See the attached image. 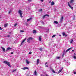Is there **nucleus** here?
I'll list each match as a JSON object with an SVG mask.
<instances>
[{
	"mask_svg": "<svg viewBox=\"0 0 76 76\" xmlns=\"http://www.w3.org/2000/svg\"><path fill=\"white\" fill-rule=\"evenodd\" d=\"M3 63L5 64H7L9 67H11V66L10 65V63L9 62H7V61H4L3 62Z\"/></svg>",
	"mask_w": 76,
	"mask_h": 76,
	"instance_id": "f257e3e1",
	"label": "nucleus"
},
{
	"mask_svg": "<svg viewBox=\"0 0 76 76\" xmlns=\"http://www.w3.org/2000/svg\"><path fill=\"white\" fill-rule=\"evenodd\" d=\"M32 39H33V38H32V37H29L28 39H27V42H30V40H32Z\"/></svg>",
	"mask_w": 76,
	"mask_h": 76,
	"instance_id": "f03ea898",
	"label": "nucleus"
},
{
	"mask_svg": "<svg viewBox=\"0 0 76 76\" xmlns=\"http://www.w3.org/2000/svg\"><path fill=\"white\" fill-rule=\"evenodd\" d=\"M18 13L20 15L21 18H22V17H23V16L22 15V11L19 10L18 11Z\"/></svg>",
	"mask_w": 76,
	"mask_h": 76,
	"instance_id": "7ed1b4c3",
	"label": "nucleus"
},
{
	"mask_svg": "<svg viewBox=\"0 0 76 76\" xmlns=\"http://www.w3.org/2000/svg\"><path fill=\"white\" fill-rule=\"evenodd\" d=\"M68 4L69 7L71 9H72V10H73V7H72L71 6H70V4L69 3V2H68Z\"/></svg>",
	"mask_w": 76,
	"mask_h": 76,
	"instance_id": "20e7f679",
	"label": "nucleus"
},
{
	"mask_svg": "<svg viewBox=\"0 0 76 76\" xmlns=\"http://www.w3.org/2000/svg\"><path fill=\"white\" fill-rule=\"evenodd\" d=\"M63 17H62L60 19V23H62L63 22Z\"/></svg>",
	"mask_w": 76,
	"mask_h": 76,
	"instance_id": "39448f33",
	"label": "nucleus"
},
{
	"mask_svg": "<svg viewBox=\"0 0 76 76\" xmlns=\"http://www.w3.org/2000/svg\"><path fill=\"white\" fill-rule=\"evenodd\" d=\"M22 69L23 70H26V69L29 70V68H28L27 67H25L22 68Z\"/></svg>",
	"mask_w": 76,
	"mask_h": 76,
	"instance_id": "423d86ee",
	"label": "nucleus"
},
{
	"mask_svg": "<svg viewBox=\"0 0 76 76\" xmlns=\"http://www.w3.org/2000/svg\"><path fill=\"white\" fill-rule=\"evenodd\" d=\"M26 38H25L24 39L23 41H22V42H21V45H22V44H23L24 42H25V40H26Z\"/></svg>",
	"mask_w": 76,
	"mask_h": 76,
	"instance_id": "0eeeda50",
	"label": "nucleus"
},
{
	"mask_svg": "<svg viewBox=\"0 0 76 76\" xmlns=\"http://www.w3.org/2000/svg\"><path fill=\"white\" fill-rule=\"evenodd\" d=\"M12 50V48H11L8 47L7 48L6 51H7L8 50Z\"/></svg>",
	"mask_w": 76,
	"mask_h": 76,
	"instance_id": "6e6552de",
	"label": "nucleus"
},
{
	"mask_svg": "<svg viewBox=\"0 0 76 76\" xmlns=\"http://www.w3.org/2000/svg\"><path fill=\"white\" fill-rule=\"evenodd\" d=\"M45 16H48V17H49V15H46L43 16V19H44L45 18Z\"/></svg>",
	"mask_w": 76,
	"mask_h": 76,
	"instance_id": "1a4fd4ad",
	"label": "nucleus"
},
{
	"mask_svg": "<svg viewBox=\"0 0 76 76\" xmlns=\"http://www.w3.org/2000/svg\"><path fill=\"white\" fill-rule=\"evenodd\" d=\"M71 49H72V48H69L67 50H66V53H67V52L68 51H69V50H71Z\"/></svg>",
	"mask_w": 76,
	"mask_h": 76,
	"instance_id": "9d476101",
	"label": "nucleus"
},
{
	"mask_svg": "<svg viewBox=\"0 0 76 76\" xmlns=\"http://www.w3.org/2000/svg\"><path fill=\"white\" fill-rule=\"evenodd\" d=\"M50 69H51V71L53 72V73H55V71H54V70H53V69L50 68Z\"/></svg>",
	"mask_w": 76,
	"mask_h": 76,
	"instance_id": "9b49d317",
	"label": "nucleus"
},
{
	"mask_svg": "<svg viewBox=\"0 0 76 76\" xmlns=\"http://www.w3.org/2000/svg\"><path fill=\"white\" fill-rule=\"evenodd\" d=\"M63 68H62L61 69L59 70V71L58 72V73H60V72H61V71H62V70H63Z\"/></svg>",
	"mask_w": 76,
	"mask_h": 76,
	"instance_id": "f8f14e48",
	"label": "nucleus"
},
{
	"mask_svg": "<svg viewBox=\"0 0 76 76\" xmlns=\"http://www.w3.org/2000/svg\"><path fill=\"white\" fill-rule=\"evenodd\" d=\"M1 48L2 49L3 51H4V52H5V48L3 47H1Z\"/></svg>",
	"mask_w": 76,
	"mask_h": 76,
	"instance_id": "ddd939ff",
	"label": "nucleus"
},
{
	"mask_svg": "<svg viewBox=\"0 0 76 76\" xmlns=\"http://www.w3.org/2000/svg\"><path fill=\"white\" fill-rule=\"evenodd\" d=\"M54 5V1H52L51 3V6H53V5Z\"/></svg>",
	"mask_w": 76,
	"mask_h": 76,
	"instance_id": "4468645a",
	"label": "nucleus"
},
{
	"mask_svg": "<svg viewBox=\"0 0 76 76\" xmlns=\"http://www.w3.org/2000/svg\"><path fill=\"white\" fill-rule=\"evenodd\" d=\"M39 59H37V65H38V63H39Z\"/></svg>",
	"mask_w": 76,
	"mask_h": 76,
	"instance_id": "2eb2a0df",
	"label": "nucleus"
},
{
	"mask_svg": "<svg viewBox=\"0 0 76 76\" xmlns=\"http://www.w3.org/2000/svg\"><path fill=\"white\" fill-rule=\"evenodd\" d=\"M8 24L7 23H5L4 25V27H6L7 26Z\"/></svg>",
	"mask_w": 76,
	"mask_h": 76,
	"instance_id": "dca6fc26",
	"label": "nucleus"
},
{
	"mask_svg": "<svg viewBox=\"0 0 76 76\" xmlns=\"http://www.w3.org/2000/svg\"><path fill=\"white\" fill-rule=\"evenodd\" d=\"M32 19V18H30L29 19H27V22L30 21V20H31V19Z\"/></svg>",
	"mask_w": 76,
	"mask_h": 76,
	"instance_id": "f3484780",
	"label": "nucleus"
},
{
	"mask_svg": "<svg viewBox=\"0 0 76 76\" xmlns=\"http://www.w3.org/2000/svg\"><path fill=\"white\" fill-rule=\"evenodd\" d=\"M74 1V0H71L70 3V4H72V3H73V2Z\"/></svg>",
	"mask_w": 76,
	"mask_h": 76,
	"instance_id": "a211bd4d",
	"label": "nucleus"
},
{
	"mask_svg": "<svg viewBox=\"0 0 76 76\" xmlns=\"http://www.w3.org/2000/svg\"><path fill=\"white\" fill-rule=\"evenodd\" d=\"M53 23H55V24H58V22L57 21H54L53 22Z\"/></svg>",
	"mask_w": 76,
	"mask_h": 76,
	"instance_id": "6ab92c4d",
	"label": "nucleus"
},
{
	"mask_svg": "<svg viewBox=\"0 0 76 76\" xmlns=\"http://www.w3.org/2000/svg\"><path fill=\"white\" fill-rule=\"evenodd\" d=\"M73 40L72 39H71V40L70 43L71 44H72V43H73Z\"/></svg>",
	"mask_w": 76,
	"mask_h": 76,
	"instance_id": "aec40b11",
	"label": "nucleus"
},
{
	"mask_svg": "<svg viewBox=\"0 0 76 76\" xmlns=\"http://www.w3.org/2000/svg\"><path fill=\"white\" fill-rule=\"evenodd\" d=\"M26 63L27 64H29V61H28V60H26Z\"/></svg>",
	"mask_w": 76,
	"mask_h": 76,
	"instance_id": "412c9836",
	"label": "nucleus"
},
{
	"mask_svg": "<svg viewBox=\"0 0 76 76\" xmlns=\"http://www.w3.org/2000/svg\"><path fill=\"white\" fill-rule=\"evenodd\" d=\"M33 34H36V33H37V31L35 30H34L33 31Z\"/></svg>",
	"mask_w": 76,
	"mask_h": 76,
	"instance_id": "4be33fe9",
	"label": "nucleus"
},
{
	"mask_svg": "<svg viewBox=\"0 0 76 76\" xmlns=\"http://www.w3.org/2000/svg\"><path fill=\"white\" fill-rule=\"evenodd\" d=\"M39 39L40 41H41V36H40L39 37Z\"/></svg>",
	"mask_w": 76,
	"mask_h": 76,
	"instance_id": "5701e85b",
	"label": "nucleus"
},
{
	"mask_svg": "<svg viewBox=\"0 0 76 76\" xmlns=\"http://www.w3.org/2000/svg\"><path fill=\"white\" fill-rule=\"evenodd\" d=\"M39 50L40 51H42V48H39Z\"/></svg>",
	"mask_w": 76,
	"mask_h": 76,
	"instance_id": "b1692460",
	"label": "nucleus"
},
{
	"mask_svg": "<svg viewBox=\"0 0 76 76\" xmlns=\"http://www.w3.org/2000/svg\"><path fill=\"white\" fill-rule=\"evenodd\" d=\"M74 74H76V69L74 70Z\"/></svg>",
	"mask_w": 76,
	"mask_h": 76,
	"instance_id": "393cba45",
	"label": "nucleus"
},
{
	"mask_svg": "<svg viewBox=\"0 0 76 76\" xmlns=\"http://www.w3.org/2000/svg\"><path fill=\"white\" fill-rule=\"evenodd\" d=\"M37 74V71H34V75L35 76H36Z\"/></svg>",
	"mask_w": 76,
	"mask_h": 76,
	"instance_id": "a878e982",
	"label": "nucleus"
},
{
	"mask_svg": "<svg viewBox=\"0 0 76 76\" xmlns=\"http://www.w3.org/2000/svg\"><path fill=\"white\" fill-rule=\"evenodd\" d=\"M73 58L75 59H76V57L75 56H73Z\"/></svg>",
	"mask_w": 76,
	"mask_h": 76,
	"instance_id": "bb28decb",
	"label": "nucleus"
},
{
	"mask_svg": "<svg viewBox=\"0 0 76 76\" xmlns=\"http://www.w3.org/2000/svg\"><path fill=\"white\" fill-rule=\"evenodd\" d=\"M48 31H49V29H48L46 30V32H48Z\"/></svg>",
	"mask_w": 76,
	"mask_h": 76,
	"instance_id": "cd10ccee",
	"label": "nucleus"
},
{
	"mask_svg": "<svg viewBox=\"0 0 76 76\" xmlns=\"http://www.w3.org/2000/svg\"><path fill=\"white\" fill-rule=\"evenodd\" d=\"M60 58V57H56V59H59Z\"/></svg>",
	"mask_w": 76,
	"mask_h": 76,
	"instance_id": "c85d7f7f",
	"label": "nucleus"
},
{
	"mask_svg": "<svg viewBox=\"0 0 76 76\" xmlns=\"http://www.w3.org/2000/svg\"><path fill=\"white\" fill-rule=\"evenodd\" d=\"M20 32H24V31H23V30H21L20 31Z\"/></svg>",
	"mask_w": 76,
	"mask_h": 76,
	"instance_id": "c756f323",
	"label": "nucleus"
},
{
	"mask_svg": "<svg viewBox=\"0 0 76 76\" xmlns=\"http://www.w3.org/2000/svg\"><path fill=\"white\" fill-rule=\"evenodd\" d=\"M56 37V35H54L53 36H52V38H54V37Z\"/></svg>",
	"mask_w": 76,
	"mask_h": 76,
	"instance_id": "7c9ffc66",
	"label": "nucleus"
},
{
	"mask_svg": "<svg viewBox=\"0 0 76 76\" xmlns=\"http://www.w3.org/2000/svg\"><path fill=\"white\" fill-rule=\"evenodd\" d=\"M16 71V69H15L14 70H13L12 72H15Z\"/></svg>",
	"mask_w": 76,
	"mask_h": 76,
	"instance_id": "2f4dec72",
	"label": "nucleus"
},
{
	"mask_svg": "<svg viewBox=\"0 0 76 76\" xmlns=\"http://www.w3.org/2000/svg\"><path fill=\"white\" fill-rule=\"evenodd\" d=\"M65 35V33H63V36H64V35Z\"/></svg>",
	"mask_w": 76,
	"mask_h": 76,
	"instance_id": "473e14b6",
	"label": "nucleus"
},
{
	"mask_svg": "<svg viewBox=\"0 0 76 76\" xmlns=\"http://www.w3.org/2000/svg\"><path fill=\"white\" fill-rule=\"evenodd\" d=\"M66 50H64V53H66Z\"/></svg>",
	"mask_w": 76,
	"mask_h": 76,
	"instance_id": "72a5a7b5",
	"label": "nucleus"
},
{
	"mask_svg": "<svg viewBox=\"0 0 76 76\" xmlns=\"http://www.w3.org/2000/svg\"><path fill=\"white\" fill-rule=\"evenodd\" d=\"M45 67H48V65H45Z\"/></svg>",
	"mask_w": 76,
	"mask_h": 76,
	"instance_id": "f704fd0d",
	"label": "nucleus"
},
{
	"mask_svg": "<svg viewBox=\"0 0 76 76\" xmlns=\"http://www.w3.org/2000/svg\"><path fill=\"white\" fill-rule=\"evenodd\" d=\"M65 53H63V54L62 55V57H64V54Z\"/></svg>",
	"mask_w": 76,
	"mask_h": 76,
	"instance_id": "c9c22d12",
	"label": "nucleus"
},
{
	"mask_svg": "<svg viewBox=\"0 0 76 76\" xmlns=\"http://www.w3.org/2000/svg\"><path fill=\"white\" fill-rule=\"evenodd\" d=\"M42 10V9H40V10H39V12H41Z\"/></svg>",
	"mask_w": 76,
	"mask_h": 76,
	"instance_id": "e433bc0d",
	"label": "nucleus"
},
{
	"mask_svg": "<svg viewBox=\"0 0 76 76\" xmlns=\"http://www.w3.org/2000/svg\"><path fill=\"white\" fill-rule=\"evenodd\" d=\"M29 54H32V52H30L29 53Z\"/></svg>",
	"mask_w": 76,
	"mask_h": 76,
	"instance_id": "4c0bfd02",
	"label": "nucleus"
},
{
	"mask_svg": "<svg viewBox=\"0 0 76 76\" xmlns=\"http://www.w3.org/2000/svg\"><path fill=\"white\" fill-rule=\"evenodd\" d=\"M16 25H17V23H15L14 25L15 26H16Z\"/></svg>",
	"mask_w": 76,
	"mask_h": 76,
	"instance_id": "58836bf2",
	"label": "nucleus"
},
{
	"mask_svg": "<svg viewBox=\"0 0 76 76\" xmlns=\"http://www.w3.org/2000/svg\"><path fill=\"white\" fill-rule=\"evenodd\" d=\"M11 12H12V11H11V10H10L9 12V14H10V13Z\"/></svg>",
	"mask_w": 76,
	"mask_h": 76,
	"instance_id": "ea45409f",
	"label": "nucleus"
},
{
	"mask_svg": "<svg viewBox=\"0 0 76 76\" xmlns=\"http://www.w3.org/2000/svg\"><path fill=\"white\" fill-rule=\"evenodd\" d=\"M48 64V63L47 62H46L45 63V65H46V64Z\"/></svg>",
	"mask_w": 76,
	"mask_h": 76,
	"instance_id": "a19ab883",
	"label": "nucleus"
},
{
	"mask_svg": "<svg viewBox=\"0 0 76 76\" xmlns=\"http://www.w3.org/2000/svg\"><path fill=\"white\" fill-rule=\"evenodd\" d=\"M7 37H10V35H8L7 36Z\"/></svg>",
	"mask_w": 76,
	"mask_h": 76,
	"instance_id": "79ce46f5",
	"label": "nucleus"
},
{
	"mask_svg": "<svg viewBox=\"0 0 76 76\" xmlns=\"http://www.w3.org/2000/svg\"><path fill=\"white\" fill-rule=\"evenodd\" d=\"M0 30H2V28H1L0 27Z\"/></svg>",
	"mask_w": 76,
	"mask_h": 76,
	"instance_id": "37998d69",
	"label": "nucleus"
},
{
	"mask_svg": "<svg viewBox=\"0 0 76 76\" xmlns=\"http://www.w3.org/2000/svg\"><path fill=\"white\" fill-rule=\"evenodd\" d=\"M32 0H28V1H31Z\"/></svg>",
	"mask_w": 76,
	"mask_h": 76,
	"instance_id": "c03bdc74",
	"label": "nucleus"
},
{
	"mask_svg": "<svg viewBox=\"0 0 76 76\" xmlns=\"http://www.w3.org/2000/svg\"><path fill=\"white\" fill-rule=\"evenodd\" d=\"M11 54H13V53L12 52L11 53Z\"/></svg>",
	"mask_w": 76,
	"mask_h": 76,
	"instance_id": "a18cd8bd",
	"label": "nucleus"
},
{
	"mask_svg": "<svg viewBox=\"0 0 76 76\" xmlns=\"http://www.w3.org/2000/svg\"><path fill=\"white\" fill-rule=\"evenodd\" d=\"M46 76H48V75L46 74Z\"/></svg>",
	"mask_w": 76,
	"mask_h": 76,
	"instance_id": "49530a36",
	"label": "nucleus"
},
{
	"mask_svg": "<svg viewBox=\"0 0 76 76\" xmlns=\"http://www.w3.org/2000/svg\"><path fill=\"white\" fill-rule=\"evenodd\" d=\"M65 37H67V35L66 34H65Z\"/></svg>",
	"mask_w": 76,
	"mask_h": 76,
	"instance_id": "de8ad7c7",
	"label": "nucleus"
},
{
	"mask_svg": "<svg viewBox=\"0 0 76 76\" xmlns=\"http://www.w3.org/2000/svg\"><path fill=\"white\" fill-rule=\"evenodd\" d=\"M74 55H76V53H74Z\"/></svg>",
	"mask_w": 76,
	"mask_h": 76,
	"instance_id": "09e8293b",
	"label": "nucleus"
},
{
	"mask_svg": "<svg viewBox=\"0 0 76 76\" xmlns=\"http://www.w3.org/2000/svg\"><path fill=\"white\" fill-rule=\"evenodd\" d=\"M41 1H44V0H41Z\"/></svg>",
	"mask_w": 76,
	"mask_h": 76,
	"instance_id": "8fccbe9b",
	"label": "nucleus"
},
{
	"mask_svg": "<svg viewBox=\"0 0 76 76\" xmlns=\"http://www.w3.org/2000/svg\"><path fill=\"white\" fill-rule=\"evenodd\" d=\"M42 23H43V24H44V22H42Z\"/></svg>",
	"mask_w": 76,
	"mask_h": 76,
	"instance_id": "3c124183",
	"label": "nucleus"
},
{
	"mask_svg": "<svg viewBox=\"0 0 76 76\" xmlns=\"http://www.w3.org/2000/svg\"><path fill=\"white\" fill-rule=\"evenodd\" d=\"M72 52L74 51V50H72Z\"/></svg>",
	"mask_w": 76,
	"mask_h": 76,
	"instance_id": "603ef678",
	"label": "nucleus"
},
{
	"mask_svg": "<svg viewBox=\"0 0 76 76\" xmlns=\"http://www.w3.org/2000/svg\"><path fill=\"white\" fill-rule=\"evenodd\" d=\"M73 20H75V18H74L73 19Z\"/></svg>",
	"mask_w": 76,
	"mask_h": 76,
	"instance_id": "864d4df0",
	"label": "nucleus"
},
{
	"mask_svg": "<svg viewBox=\"0 0 76 76\" xmlns=\"http://www.w3.org/2000/svg\"><path fill=\"white\" fill-rule=\"evenodd\" d=\"M27 76H29V75H28V74Z\"/></svg>",
	"mask_w": 76,
	"mask_h": 76,
	"instance_id": "5fc2aeb1",
	"label": "nucleus"
},
{
	"mask_svg": "<svg viewBox=\"0 0 76 76\" xmlns=\"http://www.w3.org/2000/svg\"><path fill=\"white\" fill-rule=\"evenodd\" d=\"M51 1H50L49 2V3H51Z\"/></svg>",
	"mask_w": 76,
	"mask_h": 76,
	"instance_id": "6e6d98bb",
	"label": "nucleus"
},
{
	"mask_svg": "<svg viewBox=\"0 0 76 76\" xmlns=\"http://www.w3.org/2000/svg\"><path fill=\"white\" fill-rule=\"evenodd\" d=\"M59 36L60 37V36H61V35H59Z\"/></svg>",
	"mask_w": 76,
	"mask_h": 76,
	"instance_id": "4d7b16f0",
	"label": "nucleus"
},
{
	"mask_svg": "<svg viewBox=\"0 0 76 76\" xmlns=\"http://www.w3.org/2000/svg\"><path fill=\"white\" fill-rule=\"evenodd\" d=\"M0 18H1V17L0 16Z\"/></svg>",
	"mask_w": 76,
	"mask_h": 76,
	"instance_id": "13d9d810",
	"label": "nucleus"
}]
</instances>
